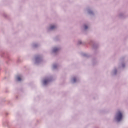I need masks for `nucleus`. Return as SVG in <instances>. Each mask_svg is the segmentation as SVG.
Wrapping results in <instances>:
<instances>
[{"mask_svg":"<svg viewBox=\"0 0 128 128\" xmlns=\"http://www.w3.org/2000/svg\"><path fill=\"white\" fill-rule=\"evenodd\" d=\"M116 118L118 122L122 120V114L120 112H118Z\"/></svg>","mask_w":128,"mask_h":128,"instance_id":"f257e3e1","label":"nucleus"},{"mask_svg":"<svg viewBox=\"0 0 128 128\" xmlns=\"http://www.w3.org/2000/svg\"><path fill=\"white\" fill-rule=\"evenodd\" d=\"M49 82H50V80H45L44 81V84H48Z\"/></svg>","mask_w":128,"mask_h":128,"instance_id":"f03ea898","label":"nucleus"},{"mask_svg":"<svg viewBox=\"0 0 128 128\" xmlns=\"http://www.w3.org/2000/svg\"><path fill=\"white\" fill-rule=\"evenodd\" d=\"M16 80L18 82H20V80H22V78H20V76H18Z\"/></svg>","mask_w":128,"mask_h":128,"instance_id":"7ed1b4c3","label":"nucleus"},{"mask_svg":"<svg viewBox=\"0 0 128 128\" xmlns=\"http://www.w3.org/2000/svg\"><path fill=\"white\" fill-rule=\"evenodd\" d=\"M56 28V26H52L50 27V30H54Z\"/></svg>","mask_w":128,"mask_h":128,"instance_id":"20e7f679","label":"nucleus"},{"mask_svg":"<svg viewBox=\"0 0 128 128\" xmlns=\"http://www.w3.org/2000/svg\"><path fill=\"white\" fill-rule=\"evenodd\" d=\"M57 50H58V48H54L53 51L54 52H56Z\"/></svg>","mask_w":128,"mask_h":128,"instance_id":"39448f33","label":"nucleus"},{"mask_svg":"<svg viewBox=\"0 0 128 128\" xmlns=\"http://www.w3.org/2000/svg\"><path fill=\"white\" fill-rule=\"evenodd\" d=\"M84 29H85V30H86V29L88 28V26H86L85 25V26H84Z\"/></svg>","mask_w":128,"mask_h":128,"instance_id":"423d86ee","label":"nucleus"},{"mask_svg":"<svg viewBox=\"0 0 128 128\" xmlns=\"http://www.w3.org/2000/svg\"><path fill=\"white\" fill-rule=\"evenodd\" d=\"M76 78H74V79H73V81H74V82H76Z\"/></svg>","mask_w":128,"mask_h":128,"instance_id":"0eeeda50","label":"nucleus"}]
</instances>
